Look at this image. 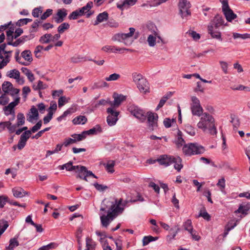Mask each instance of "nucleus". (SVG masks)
I'll list each match as a JSON object with an SVG mask.
<instances>
[{
    "label": "nucleus",
    "mask_w": 250,
    "mask_h": 250,
    "mask_svg": "<svg viewBox=\"0 0 250 250\" xmlns=\"http://www.w3.org/2000/svg\"><path fill=\"white\" fill-rule=\"evenodd\" d=\"M104 205L100 208V211L107 212V214H100V220L102 226L103 227L107 228L110 223L120 214H121L124 210L122 205V199L118 200L117 199H106L103 201Z\"/></svg>",
    "instance_id": "f257e3e1"
},
{
    "label": "nucleus",
    "mask_w": 250,
    "mask_h": 250,
    "mask_svg": "<svg viewBox=\"0 0 250 250\" xmlns=\"http://www.w3.org/2000/svg\"><path fill=\"white\" fill-rule=\"evenodd\" d=\"M182 149L184 154L187 156L202 154L205 150L203 146L197 143L184 144Z\"/></svg>",
    "instance_id": "f03ea898"
},
{
    "label": "nucleus",
    "mask_w": 250,
    "mask_h": 250,
    "mask_svg": "<svg viewBox=\"0 0 250 250\" xmlns=\"http://www.w3.org/2000/svg\"><path fill=\"white\" fill-rule=\"evenodd\" d=\"M26 120L30 123L35 125H42V120L39 119V114L37 108L32 105L26 115Z\"/></svg>",
    "instance_id": "7ed1b4c3"
},
{
    "label": "nucleus",
    "mask_w": 250,
    "mask_h": 250,
    "mask_svg": "<svg viewBox=\"0 0 250 250\" xmlns=\"http://www.w3.org/2000/svg\"><path fill=\"white\" fill-rule=\"evenodd\" d=\"M127 110L142 123L146 122V112L145 110L134 104L129 105L128 107Z\"/></svg>",
    "instance_id": "20e7f679"
},
{
    "label": "nucleus",
    "mask_w": 250,
    "mask_h": 250,
    "mask_svg": "<svg viewBox=\"0 0 250 250\" xmlns=\"http://www.w3.org/2000/svg\"><path fill=\"white\" fill-rule=\"evenodd\" d=\"M178 6L179 9V14L182 18L191 15L189 9L191 6V4L188 0H179Z\"/></svg>",
    "instance_id": "39448f33"
},
{
    "label": "nucleus",
    "mask_w": 250,
    "mask_h": 250,
    "mask_svg": "<svg viewBox=\"0 0 250 250\" xmlns=\"http://www.w3.org/2000/svg\"><path fill=\"white\" fill-rule=\"evenodd\" d=\"M222 12L229 22H231L237 17V15L230 8L228 0H222Z\"/></svg>",
    "instance_id": "423d86ee"
},
{
    "label": "nucleus",
    "mask_w": 250,
    "mask_h": 250,
    "mask_svg": "<svg viewBox=\"0 0 250 250\" xmlns=\"http://www.w3.org/2000/svg\"><path fill=\"white\" fill-rule=\"evenodd\" d=\"M93 6L92 1H89L87 4L79 9H77L81 16H85L86 18H89L94 14V11L91 10Z\"/></svg>",
    "instance_id": "0eeeda50"
},
{
    "label": "nucleus",
    "mask_w": 250,
    "mask_h": 250,
    "mask_svg": "<svg viewBox=\"0 0 250 250\" xmlns=\"http://www.w3.org/2000/svg\"><path fill=\"white\" fill-rule=\"evenodd\" d=\"M107 112L109 114L106 120L108 125H114L118 120L119 112L114 110L113 107H111L107 109Z\"/></svg>",
    "instance_id": "6e6552de"
},
{
    "label": "nucleus",
    "mask_w": 250,
    "mask_h": 250,
    "mask_svg": "<svg viewBox=\"0 0 250 250\" xmlns=\"http://www.w3.org/2000/svg\"><path fill=\"white\" fill-rule=\"evenodd\" d=\"M34 38V36L32 34H29V35H24L20 37L19 38H17L16 39V40L15 42L11 41L10 42H7V44L9 45H11L14 47H17L21 44H23L26 41L30 40Z\"/></svg>",
    "instance_id": "1a4fd4ad"
},
{
    "label": "nucleus",
    "mask_w": 250,
    "mask_h": 250,
    "mask_svg": "<svg viewBox=\"0 0 250 250\" xmlns=\"http://www.w3.org/2000/svg\"><path fill=\"white\" fill-rule=\"evenodd\" d=\"M113 98H114V101L113 102L109 101V104L112 106V107H119L121 103L126 99L125 96L121 94L119 95L115 93L113 94Z\"/></svg>",
    "instance_id": "9d476101"
},
{
    "label": "nucleus",
    "mask_w": 250,
    "mask_h": 250,
    "mask_svg": "<svg viewBox=\"0 0 250 250\" xmlns=\"http://www.w3.org/2000/svg\"><path fill=\"white\" fill-rule=\"evenodd\" d=\"M173 156L168 155L166 154L161 155L156 159V161L159 163L160 165L167 167L171 165L172 159Z\"/></svg>",
    "instance_id": "9b49d317"
},
{
    "label": "nucleus",
    "mask_w": 250,
    "mask_h": 250,
    "mask_svg": "<svg viewBox=\"0 0 250 250\" xmlns=\"http://www.w3.org/2000/svg\"><path fill=\"white\" fill-rule=\"evenodd\" d=\"M31 135V131L28 130L24 132L21 136L20 139L17 145L19 149H22L25 146L27 140Z\"/></svg>",
    "instance_id": "f8f14e48"
},
{
    "label": "nucleus",
    "mask_w": 250,
    "mask_h": 250,
    "mask_svg": "<svg viewBox=\"0 0 250 250\" xmlns=\"http://www.w3.org/2000/svg\"><path fill=\"white\" fill-rule=\"evenodd\" d=\"M137 1V0H120L117 3V7L121 11H123L124 9H127L130 6L135 5Z\"/></svg>",
    "instance_id": "ddd939ff"
},
{
    "label": "nucleus",
    "mask_w": 250,
    "mask_h": 250,
    "mask_svg": "<svg viewBox=\"0 0 250 250\" xmlns=\"http://www.w3.org/2000/svg\"><path fill=\"white\" fill-rule=\"evenodd\" d=\"M20 98H17L14 102L9 104L7 106H5L4 110L6 115L13 114L12 119H14V108L20 103Z\"/></svg>",
    "instance_id": "4468645a"
},
{
    "label": "nucleus",
    "mask_w": 250,
    "mask_h": 250,
    "mask_svg": "<svg viewBox=\"0 0 250 250\" xmlns=\"http://www.w3.org/2000/svg\"><path fill=\"white\" fill-rule=\"evenodd\" d=\"M158 118L157 113L151 111L146 112V120L149 125H157Z\"/></svg>",
    "instance_id": "2eb2a0df"
},
{
    "label": "nucleus",
    "mask_w": 250,
    "mask_h": 250,
    "mask_svg": "<svg viewBox=\"0 0 250 250\" xmlns=\"http://www.w3.org/2000/svg\"><path fill=\"white\" fill-rule=\"evenodd\" d=\"M224 20L223 17L219 14L216 15L210 21L208 25H212L213 28L218 29L221 26L224 25Z\"/></svg>",
    "instance_id": "dca6fc26"
},
{
    "label": "nucleus",
    "mask_w": 250,
    "mask_h": 250,
    "mask_svg": "<svg viewBox=\"0 0 250 250\" xmlns=\"http://www.w3.org/2000/svg\"><path fill=\"white\" fill-rule=\"evenodd\" d=\"M67 15V10L64 8L58 9L56 17L54 18L55 21L57 23L62 22Z\"/></svg>",
    "instance_id": "f3484780"
},
{
    "label": "nucleus",
    "mask_w": 250,
    "mask_h": 250,
    "mask_svg": "<svg viewBox=\"0 0 250 250\" xmlns=\"http://www.w3.org/2000/svg\"><path fill=\"white\" fill-rule=\"evenodd\" d=\"M217 29L213 28L212 25H208V33L210 35L211 38L222 42L223 40L221 37V33Z\"/></svg>",
    "instance_id": "a211bd4d"
},
{
    "label": "nucleus",
    "mask_w": 250,
    "mask_h": 250,
    "mask_svg": "<svg viewBox=\"0 0 250 250\" xmlns=\"http://www.w3.org/2000/svg\"><path fill=\"white\" fill-rule=\"evenodd\" d=\"M137 85L141 92L146 93L148 92L149 89L148 83L145 78L141 79L139 83H137Z\"/></svg>",
    "instance_id": "6ab92c4d"
},
{
    "label": "nucleus",
    "mask_w": 250,
    "mask_h": 250,
    "mask_svg": "<svg viewBox=\"0 0 250 250\" xmlns=\"http://www.w3.org/2000/svg\"><path fill=\"white\" fill-rule=\"evenodd\" d=\"M200 123L202 124V125H204V124H213L214 125V119L211 115L205 112L202 114L201 121L198 123V125Z\"/></svg>",
    "instance_id": "aec40b11"
},
{
    "label": "nucleus",
    "mask_w": 250,
    "mask_h": 250,
    "mask_svg": "<svg viewBox=\"0 0 250 250\" xmlns=\"http://www.w3.org/2000/svg\"><path fill=\"white\" fill-rule=\"evenodd\" d=\"M103 128L101 126H96L88 130L83 131L82 132L86 138L87 135H95L101 133L103 132Z\"/></svg>",
    "instance_id": "412c9836"
},
{
    "label": "nucleus",
    "mask_w": 250,
    "mask_h": 250,
    "mask_svg": "<svg viewBox=\"0 0 250 250\" xmlns=\"http://www.w3.org/2000/svg\"><path fill=\"white\" fill-rule=\"evenodd\" d=\"M108 13L106 11L99 14L93 23L94 25H97L101 22L106 21L108 19Z\"/></svg>",
    "instance_id": "4be33fe9"
},
{
    "label": "nucleus",
    "mask_w": 250,
    "mask_h": 250,
    "mask_svg": "<svg viewBox=\"0 0 250 250\" xmlns=\"http://www.w3.org/2000/svg\"><path fill=\"white\" fill-rule=\"evenodd\" d=\"M12 191L14 196L16 198H22L26 195H28V192L19 187L13 188Z\"/></svg>",
    "instance_id": "5701e85b"
},
{
    "label": "nucleus",
    "mask_w": 250,
    "mask_h": 250,
    "mask_svg": "<svg viewBox=\"0 0 250 250\" xmlns=\"http://www.w3.org/2000/svg\"><path fill=\"white\" fill-rule=\"evenodd\" d=\"M182 159L179 156H173V159H172L171 164H174V167L175 169H176L178 171H180L181 169L183 168V166L182 164Z\"/></svg>",
    "instance_id": "b1692460"
},
{
    "label": "nucleus",
    "mask_w": 250,
    "mask_h": 250,
    "mask_svg": "<svg viewBox=\"0 0 250 250\" xmlns=\"http://www.w3.org/2000/svg\"><path fill=\"white\" fill-rule=\"evenodd\" d=\"M204 132L209 133L211 135H215L217 133V130L215 126H198Z\"/></svg>",
    "instance_id": "393cba45"
},
{
    "label": "nucleus",
    "mask_w": 250,
    "mask_h": 250,
    "mask_svg": "<svg viewBox=\"0 0 250 250\" xmlns=\"http://www.w3.org/2000/svg\"><path fill=\"white\" fill-rule=\"evenodd\" d=\"M180 228L177 226H175L174 228H171L169 230V234L167 236V240L171 241L172 239H174L178 232L180 231Z\"/></svg>",
    "instance_id": "a878e982"
},
{
    "label": "nucleus",
    "mask_w": 250,
    "mask_h": 250,
    "mask_svg": "<svg viewBox=\"0 0 250 250\" xmlns=\"http://www.w3.org/2000/svg\"><path fill=\"white\" fill-rule=\"evenodd\" d=\"M185 143V140L182 138V133L179 130H177V135L175 140V143L177 145L178 147H180L184 145Z\"/></svg>",
    "instance_id": "bb28decb"
},
{
    "label": "nucleus",
    "mask_w": 250,
    "mask_h": 250,
    "mask_svg": "<svg viewBox=\"0 0 250 250\" xmlns=\"http://www.w3.org/2000/svg\"><path fill=\"white\" fill-rule=\"evenodd\" d=\"M191 110L193 115L200 116L203 112V108L200 105H191Z\"/></svg>",
    "instance_id": "cd10ccee"
},
{
    "label": "nucleus",
    "mask_w": 250,
    "mask_h": 250,
    "mask_svg": "<svg viewBox=\"0 0 250 250\" xmlns=\"http://www.w3.org/2000/svg\"><path fill=\"white\" fill-rule=\"evenodd\" d=\"M72 122L74 124H81L84 125L87 122V118L84 116L80 115L76 117H75L73 120Z\"/></svg>",
    "instance_id": "c85d7f7f"
},
{
    "label": "nucleus",
    "mask_w": 250,
    "mask_h": 250,
    "mask_svg": "<svg viewBox=\"0 0 250 250\" xmlns=\"http://www.w3.org/2000/svg\"><path fill=\"white\" fill-rule=\"evenodd\" d=\"M19 245L17 238L14 237L10 239L9 245L6 247L7 250H13L14 249Z\"/></svg>",
    "instance_id": "c756f323"
},
{
    "label": "nucleus",
    "mask_w": 250,
    "mask_h": 250,
    "mask_svg": "<svg viewBox=\"0 0 250 250\" xmlns=\"http://www.w3.org/2000/svg\"><path fill=\"white\" fill-rule=\"evenodd\" d=\"M6 76L11 78L18 79L20 76V73L17 69L11 70L7 72Z\"/></svg>",
    "instance_id": "7c9ffc66"
},
{
    "label": "nucleus",
    "mask_w": 250,
    "mask_h": 250,
    "mask_svg": "<svg viewBox=\"0 0 250 250\" xmlns=\"http://www.w3.org/2000/svg\"><path fill=\"white\" fill-rule=\"evenodd\" d=\"M250 209V207L246 205H240L239 208L235 211V213H242L243 215H247Z\"/></svg>",
    "instance_id": "2f4dec72"
},
{
    "label": "nucleus",
    "mask_w": 250,
    "mask_h": 250,
    "mask_svg": "<svg viewBox=\"0 0 250 250\" xmlns=\"http://www.w3.org/2000/svg\"><path fill=\"white\" fill-rule=\"evenodd\" d=\"M21 57L26 61L31 62L33 61L31 52L29 50H25L21 53Z\"/></svg>",
    "instance_id": "473e14b6"
},
{
    "label": "nucleus",
    "mask_w": 250,
    "mask_h": 250,
    "mask_svg": "<svg viewBox=\"0 0 250 250\" xmlns=\"http://www.w3.org/2000/svg\"><path fill=\"white\" fill-rule=\"evenodd\" d=\"M51 34H45L41 36L39 39V42L42 44H46L51 42Z\"/></svg>",
    "instance_id": "72a5a7b5"
},
{
    "label": "nucleus",
    "mask_w": 250,
    "mask_h": 250,
    "mask_svg": "<svg viewBox=\"0 0 250 250\" xmlns=\"http://www.w3.org/2000/svg\"><path fill=\"white\" fill-rule=\"evenodd\" d=\"M158 239V237H153L151 235L145 236L143 239V246H146L150 242L157 240Z\"/></svg>",
    "instance_id": "f704fd0d"
},
{
    "label": "nucleus",
    "mask_w": 250,
    "mask_h": 250,
    "mask_svg": "<svg viewBox=\"0 0 250 250\" xmlns=\"http://www.w3.org/2000/svg\"><path fill=\"white\" fill-rule=\"evenodd\" d=\"M96 246L95 242H94L91 238L87 237L86 238V247L92 250H94Z\"/></svg>",
    "instance_id": "c9c22d12"
},
{
    "label": "nucleus",
    "mask_w": 250,
    "mask_h": 250,
    "mask_svg": "<svg viewBox=\"0 0 250 250\" xmlns=\"http://www.w3.org/2000/svg\"><path fill=\"white\" fill-rule=\"evenodd\" d=\"M12 88V84L9 82L5 81L2 84V89L4 93H9Z\"/></svg>",
    "instance_id": "e433bc0d"
},
{
    "label": "nucleus",
    "mask_w": 250,
    "mask_h": 250,
    "mask_svg": "<svg viewBox=\"0 0 250 250\" xmlns=\"http://www.w3.org/2000/svg\"><path fill=\"white\" fill-rule=\"evenodd\" d=\"M70 27V25L67 22H63L58 27V32L60 34H62L66 30Z\"/></svg>",
    "instance_id": "4c0bfd02"
},
{
    "label": "nucleus",
    "mask_w": 250,
    "mask_h": 250,
    "mask_svg": "<svg viewBox=\"0 0 250 250\" xmlns=\"http://www.w3.org/2000/svg\"><path fill=\"white\" fill-rule=\"evenodd\" d=\"M146 27L150 31H151L152 33L155 35V36H158L160 38V37L158 36V34L157 32V29L154 23L152 22L148 23L146 25Z\"/></svg>",
    "instance_id": "58836bf2"
},
{
    "label": "nucleus",
    "mask_w": 250,
    "mask_h": 250,
    "mask_svg": "<svg viewBox=\"0 0 250 250\" xmlns=\"http://www.w3.org/2000/svg\"><path fill=\"white\" fill-rule=\"evenodd\" d=\"M74 167H73V162L71 161H69L68 163L65 164L62 166H59V168L60 169L62 170L65 168V169L67 171H73L74 170Z\"/></svg>",
    "instance_id": "ea45409f"
},
{
    "label": "nucleus",
    "mask_w": 250,
    "mask_h": 250,
    "mask_svg": "<svg viewBox=\"0 0 250 250\" xmlns=\"http://www.w3.org/2000/svg\"><path fill=\"white\" fill-rule=\"evenodd\" d=\"M129 30V33H123V38H124V43L125 45H127L128 44L127 42L125 41V40L126 39H127L128 38L132 37L133 36V35L134 34V33L135 32V28H134L133 27H130Z\"/></svg>",
    "instance_id": "a19ab883"
},
{
    "label": "nucleus",
    "mask_w": 250,
    "mask_h": 250,
    "mask_svg": "<svg viewBox=\"0 0 250 250\" xmlns=\"http://www.w3.org/2000/svg\"><path fill=\"white\" fill-rule=\"evenodd\" d=\"M183 227L185 230L188 231V232L192 231L193 229L192 226V222L191 220L188 219L184 223Z\"/></svg>",
    "instance_id": "79ce46f5"
},
{
    "label": "nucleus",
    "mask_w": 250,
    "mask_h": 250,
    "mask_svg": "<svg viewBox=\"0 0 250 250\" xmlns=\"http://www.w3.org/2000/svg\"><path fill=\"white\" fill-rule=\"evenodd\" d=\"M114 166L115 161L113 160H109L107 161L105 167L108 172L113 173L114 171L113 169Z\"/></svg>",
    "instance_id": "37998d69"
},
{
    "label": "nucleus",
    "mask_w": 250,
    "mask_h": 250,
    "mask_svg": "<svg viewBox=\"0 0 250 250\" xmlns=\"http://www.w3.org/2000/svg\"><path fill=\"white\" fill-rule=\"evenodd\" d=\"M32 21V20L31 19L28 18H24V19H21L18 20L16 23V25L17 26L20 27L23 26L24 25L27 24L28 22H31Z\"/></svg>",
    "instance_id": "c03bdc74"
},
{
    "label": "nucleus",
    "mask_w": 250,
    "mask_h": 250,
    "mask_svg": "<svg viewBox=\"0 0 250 250\" xmlns=\"http://www.w3.org/2000/svg\"><path fill=\"white\" fill-rule=\"evenodd\" d=\"M15 27L11 26L9 28L8 30L6 31V40L7 42H11V37L13 36L14 33Z\"/></svg>",
    "instance_id": "a18cd8bd"
},
{
    "label": "nucleus",
    "mask_w": 250,
    "mask_h": 250,
    "mask_svg": "<svg viewBox=\"0 0 250 250\" xmlns=\"http://www.w3.org/2000/svg\"><path fill=\"white\" fill-rule=\"evenodd\" d=\"M71 136L73 138V139L75 140V143L85 139V137L83 132L80 134H72Z\"/></svg>",
    "instance_id": "49530a36"
},
{
    "label": "nucleus",
    "mask_w": 250,
    "mask_h": 250,
    "mask_svg": "<svg viewBox=\"0 0 250 250\" xmlns=\"http://www.w3.org/2000/svg\"><path fill=\"white\" fill-rule=\"evenodd\" d=\"M58 245L55 243H50L47 245L40 248L38 250H49V249L56 248Z\"/></svg>",
    "instance_id": "de8ad7c7"
},
{
    "label": "nucleus",
    "mask_w": 250,
    "mask_h": 250,
    "mask_svg": "<svg viewBox=\"0 0 250 250\" xmlns=\"http://www.w3.org/2000/svg\"><path fill=\"white\" fill-rule=\"evenodd\" d=\"M42 12V7L40 6L35 8L32 12V15L34 18H38L40 14Z\"/></svg>",
    "instance_id": "09e8293b"
},
{
    "label": "nucleus",
    "mask_w": 250,
    "mask_h": 250,
    "mask_svg": "<svg viewBox=\"0 0 250 250\" xmlns=\"http://www.w3.org/2000/svg\"><path fill=\"white\" fill-rule=\"evenodd\" d=\"M23 31L22 29L21 28H17L14 32V34L13 36H12L11 37L12 42L13 41L14 39L16 40L17 38H18V37H19L23 33Z\"/></svg>",
    "instance_id": "8fccbe9b"
},
{
    "label": "nucleus",
    "mask_w": 250,
    "mask_h": 250,
    "mask_svg": "<svg viewBox=\"0 0 250 250\" xmlns=\"http://www.w3.org/2000/svg\"><path fill=\"white\" fill-rule=\"evenodd\" d=\"M82 17L79 13L78 10L77 9L74 11H73L71 14L68 16V19L70 20H75L78 19L79 17Z\"/></svg>",
    "instance_id": "3c124183"
},
{
    "label": "nucleus",
    "mask_w": 250,
    "mask_h": 250,
    "mask_svg": "<svg viewBox=\"0 0 250 250\" xmlns=\"http://www.w3.org/2000/svg\"><path fill=\"white\" fill-rule=\"evenodd\" d=\"M17 123L16 125H23L25 122V117L23 113H19L17 115Z\"/></svg>",
    "instance_id": "603ef678"
},
{
    "label": "nucleus",
    "mask_w": 250,
    "mask_h": 250,
    "mask_svg": "<svg viewBox=\"0 0 250 250\" xmlns=\"http://www.w3.org/2000/svg\"><path fill=\"white\" fill-rule=\"evenodd\" d=\"M120 78V75L117 73H113L109 75V77H106L105 80L106 81H116Z\"/></svg>",
    "instance_id": "864d4df0"
},
{
    "label": "nucleus",
    "mask_w": 250,
    "mask_h": 250,
    "mask_svg": "<svg viewBox=\"0 0 250 250\" xmlns=\"http://www.w3.org/2000/svg\"><path fill=\"white\" fill-rule=\"evenodd\" d=\"M168 99V96H163L162 98L160 100L159 104L156 107L155 110H158L160 108H161L165 104L166 101Z\"/></svg>",
    "instance_id": "5fc2aeb1"
},
{
    "label": "nucleus",
    "mask_w": 250,
    "mask_h": 250,
    "mask_svg": "<svg viewBox=\"0 0 250 250\" xmlns=\"http://www.w3.org/2000/svg\"><path fill=\"white\" fill-rule=\"evenodd\" d=\"M147 41L150 46L153 47L156 44V37L152 35L148 36Z\"/></svg>",
    "instance_id": "6e6d98bb"
},
{
    "label": "nucleus",
    "mask_w": 250,
    "mask_h": 250,
    "mask_svg": "<svg viewBox=\"0 0 250 250\" xmlns=\"http://www.w3.org/2000/svg\"><path fill=\"white\" fill-rule=\"evenodd\" d=\"M176 118L170 119L169 118H166L164 120V125H171V124H176Z\"/></svg>",
    "instance_id": "4d7b16f0"
},
{
    "label": "nucleus",
    "mask_w": 250,
    "mask_h": 250,
    "mask_svg": "<svg viewBox=\"0 0 250 250\" xmlns=\"http://www.w3.org/2000/svg\"><path fill=\"white\" fill-rule=\"evenodd\" d=\"M112 40L114 42L118 41L119 42H122L123 41H124L123 33H117L115 34L112 37Z\"/></svg>",
    "instance_id": "13d9d810"
},
{
    "label": "nucleus",
    "mask_w": 250,
    "mask_h": 250,
    "mask_svg": "<svg viewBox=\"0 0 250 250\" xmlns=\"http://www.w3.org/2000/svg\"><path fill=\"white\" fill-rule=\"evenodd\" d=\"M53 10L51 9H48L46 11L41 15V19L42 20H44L48 18L52 14Z\"/></svg>",
    "instance_id": "bf43d9fd"
},
{
    "label": "nucleus",
    "mask_w": 250,
    "mask_h": 250,
    "mask_svg": "<svg viewBox=\"0 0 250 250\" xmlns=\"http://www.w3.org/2000/svg\"><path fill=\"white\" fill-rule=\"evenodd\" d=\"M229 121L233 125H239L240 124L238 117L235 115H231Z\"/></svg>",
    "instance_id": "052dcab7"
},
{
    "label": "nucleus",
    "mask_w": 250,
    "mask_h": 250,
    "mask_svg": "<svg viewBox=\"0 0 250 250\" xmlns=\"http://www.w3.org/2000/svg\"><path fill=\"white\" fill-rule=\"evenodd\" d=\"M116 48L117 47L113 46L105 45L102 47V50L105 52L110 51L112 52L115 53L116 52Z\"/></svg>",
    "instance_id": "680f3d73"
},
{
    "label": "nucleus",
    "mask_w": 250,
    "mask_h": 250,
    "mask_svg": "<svg viewBox=\"0 0 250 250\" xmlns=\"http://www.w3.org/2000/svg\"><path fill=\"white\" fill-rule=\"evenodd\" d=\"M7 201H8V196L5 195L0 196V208H3Z\"/></svg>",
    "instance_id": "e2e57ef3"
},
{
    "label": "nucleus",
    "mask_w": 250,
    "mask_h": 250,
    "mask_svg": "<svg viewBox=\"0 0 250 250\" xmlns=\"http://www.w3.org/2000/svg\"><path fill=\"white\" fill-rule=\"evenodd\" d=\"M132 78L133 82H135L136 84L139 83L141 79L144 78L142 75L140 74H137L136 73L132 74Z\"/></svg>",
    "instance_id": "0e129e2a"
},
{
    "label": "nucleus",
    "mask_w": 250,
    "mask_h": 250,
    "mask_svg": "<svg viewBox=\"0 0 250 250\" xmlns=\"http://www.w3.org/2000/svg\"><path fill=\"white\" fill-rule=\"evenodd\" d=\"M74 167V170H76V172H79V173H82L83 172V170L86 169V167L83 166H73Z\"/></svg>",
    "instance_id": "69168bd1"
},
{
    "label": "nucleus",
    "mask_w": 250,
    "mask_h": 250,
    "mask_svg": "<svg viewBox=\"0 0 250 250\" xmlns=\"http://www.w3.org/2000/svg\"><path fill=\"white\" fill-rule=\"evenodd\" d=\"M75 140L73 139V138H67L64 140V142L63 143V145L65 147H67L70 145L75 144Z\"/></svg>",
    "instance_id": "338daca9"
},
{
    "label": "nucleus",
    "mask_w": 250,
    "mask_h": 250,
    "mask_svg": "<svg viewBox=\"0 0 250 250\" xmlns=\"http://www.w3.org/2000/svg\"><path fill=\"white\" fill-rule=\"evenodd\" d=\"M52 117L53 113L51 111H49L47 115L45 116L43 119L44 124H48L52 118Z\"/></svg>",
    "instance_id": "774afa93"
}]
</instances>
